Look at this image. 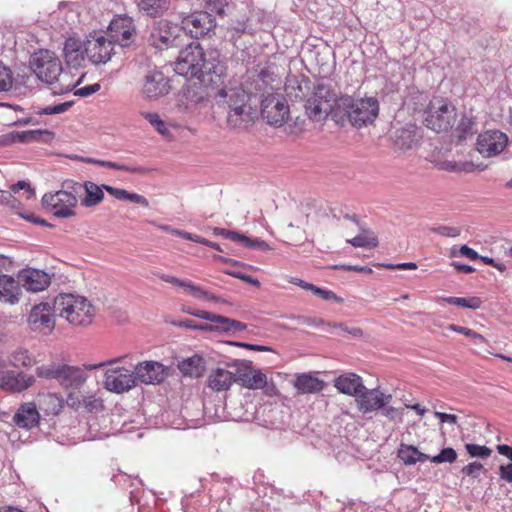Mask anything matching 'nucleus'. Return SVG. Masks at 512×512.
Wrapping results in <instances>:
<instances>
[{
    "label": "nucleus",
    "mask_w": 512,
    "mask_h": 512,
    "mask_svg": "<svg viewBox=\"0 0 512 512\" xmlns=\"http://www.w3.org/2000/svg\"><path fill=\"white\" fill-rule=\"evenodd\" d=\"M249 99V94L241 85L221 88L216 92V103L227 112L226 122L230 129L242 130L251 124L253 116Z\"/></svg>",
    "instance_id": "obj_1"
},
{
    "label": "nucleus",
    "mask_w": 512,
    "mask_h": 512,
    "mask_svg": "<svg viewBox=\"0 0 512 512\" xmlns=\"http://www.w3.org/2000/svg\"><path fill=\"white\" fill-rule=\"evenodd\" d=\"M379 113V102L375 97L354 99L349 95L338 98L336 108V122L342 123L345 119L356 128L372 124Z\"/></svg>",
    "instance_id": "obj_2"
},
{
    "label": "nucleus",
    "mask_w": 512,
    "mask_h": 512,
    "mask_svg": "<svg viewBox=\"0 0 512 512\" xmlns=\"http://www.w3.org/2000/svg\"><path fill=\"white\" fill-rule=\"evenodd\" d=\"M53 312L74 326L91 324L95 314L87 298L71 293L60 294L54 299Z\"/></svg>",
    "instance_id": "obj_3"
},
{
    "label": "nucleus",
    "mask_w": 512,
    "mask_h": 512,
    "mask_svg": "<svg viewBox=\"0 0 512 512\" xmlns=\"http://www.w3.org/2000/svg\"><path fill=\"white\" fill-rule=\"evenodd\" d=\"M35 372L39 378L55 380L64 389H80L88 379L82 368L56 361L38 366Z\"/></svg>",
    "instance_id": "obj_4"
},
{
    "label": "nucleus",
    "mask_w": 512,
    "mask_h": 512,
    "mask_svg": "<svg viewBox=\"0 0 512 512\" xmlns=\"http://www.w3.org/2000/svg\"><path fill=\"white\" fill-rule=\"evenodd\" d=\"M63 190L56 193H46L42 197V205L49 209L51 213L58 218H70L75 216V207L77 206V194L82 191V184L66 181Z\"/></svg>",
    "instance_id": "obj_5"
},
{
    "label": "nucleus",
    "mask_w": 512,
    "mask_h": 512,
    "mask_svg": "<svg viewBox=\"0 0 512 512\" xmlns=\"http://www.w3.org/2000/svg\"><path fill=\"white\" fill-rule=\"evenodd\" d=\"M338 98L339 97H337L328 86L318 84L305 103V110L308 117L313 121H321L328 115H331L336 121L335 113Z\"/></svg>",
    "instance_id": "obj_6"
},
{
    "label": "nucleus",
    "mask_w": 512,
    "mask_h": 512,
    "mask_svg": "<svg viewBox=\"0 0 512 512\" xmlns=\"http://www.w3.org/2000/svg\"><path fill=\"white\" fill-rule=\"evenodd\" d=\"M29 64L36 77L48 85L58 81L63 71V66L58 56L47 49H40L34 52L30 57Z\"/></svg>",
    "instance_id": "obj_7"
},
{
    "label": "nucleus",
    "mask_w": 512,
    "mask_h": 512,
    "mask_svg": "<svg viewBox=\"0 0 512 512\" xmlns=\"http://www.w3.org/2000/svg\"><path fill=\"white\" fill-rule=\"evenodd\" d=\"M208 61L199 43H191L182 49L175 62V71L187 78H198Z\"/></svg>",
    "instance_id": "obj_8"
},
{
    "label": "nucleus",
    "mask_w": 512,
    "mask_h": 512,
    "mask_svg": "<svg viewBox=\"0 0 512 512\" xmlns=\"http://www.w3.org/2000/svg\"><path fill=\"white\" fill-rule=\"evenodd\" d=\"M455 121V109L442 99L431 101L424 111V124L435 131H447Z\"/></svg>",
    "instance_id": "obj_9"
},
{
    "label": "nucleus",
    "mask_w": 512,
    "mask_h": 512,
    "mask_svg": "<svg viewBox=\"0 0 512 512\" xmlns=\"http://www.w3.org/2000/svg\"><path fill=\"white\" fill-rule=\"evenodd\" d=\"M197 79L204 85L217 89V92L221 88H230L239 85L237 82L232 83L227 74V67L212 53L209 54L205 68L202 69V74L199 75Z\"/></svg>",
    "instance_id": "obj_10"
},
{
    "label": "nucleus",
    "mask_w": 512,
    "mask_h": 512,
    "mask_svg": "<svg viewBox=\"0 0 512 512\" xmlns=\"http://www.w3.org/2000/svg\"><path fill=\"white\" fill-rule=\"evenodd\" d=\"M261 115L270 125L281 126L289 116V107L280 94H269L261 103Z\"/></svg>",
    "instance_id": "obj_11"
},
{
    "label": "nucleus",
    "mask_w": 512,
    "mask_h": 512,
    "mask_svg": "<svg viewBox=\"0 0 512 512\" xmlns=\"http://www.w3.org/2000/svg\"><path fill=\"white\" fill-rule=\"evenodd\" d=\"M170 89L169 79L156 68L148 70L142 78L141 93L146 99L162 98L169 93Z\"/></svg>",
    "instance_id": "obj_12"
},
{
    "label": "nucleus",
    "mask_w": 512,
    "mask_h": 512,
    "mask_svg": "<svg viewBox=\"0 0 512 512\" xmlns=\"http://www.w3.org/2000/svg\"><path fill=\"white\" fill-rule=\"evenodd\" d=\"M84 51L91 63L104 64L111 59L113 44L103 35L94 33L90 34L84 41Z\"/></svg>",
    "instance_id": "obj_13"
},
{
    "label": "nucleus",
    "mask_w": 512,
    "mask_h": 512,
    "mask_svg": "<svg viewBox=\"0 0 512 512\" xmlns=\"http://www.w3.org/2000/svg\"><path fill=\"white\" fill-rule=\"evenodd\" d=\"M110 41L119 44L121 47L130 46L136 36L134 21L127 15H117L109 25Z\"/></svg>",
    "instance_id": "obj_14"
},
{
    "label": "nucleus",
    "mask_w": 512,
    "mask_h": 512,
    "mask_svg": "<svg viewBox=\"0 0 512 512\" xmlns=\"http://www.w3.org/2000/svg\"><path fill=\"white\" fill-rule=\"evenodd\" d=\"M53 307L47 302L34 305L29 313L27 323L32 331L50 334L55 327Z\"/></svg>",
    "instance_id": "obj_15"
},
{
    "label": "nucleus",
    "mask_w": 512,
    "mask_h": 512,
    "mask_svg": "<svg viewBox=\"0 0 512 512\" xmlns=\"http://www.w3.org/2000/svg\"><path fill=\"white\" fill-rule=\"evenodd\" d=\"M104 376V387L111 392L123 393L136 385L134 373L124 367H111Z\"/></svg>",
    "instance_id": "obj_16"
},
{
    "label": "nucleus",
    "mask_w": 512,
    "mask_h": 512,
    "mask_svg": "<svg viewBox=\"0 0 512 512\" xmlns=\"http://www.w3.org/2000/svg\"><path fill=\"white\" fill-rule=\"evenodd\" d=\"M508 137L499 130H488L479 134L476 143L477 151L484 157L500 154L507 146Z\"/></svg>",
    "instance_id": "obj_17"
},
{
    "label": "nucleus",
    "mask_w": 512,
    "mask_h": 512,
    "mask_svg": "<svg viewBox=\"0 0 512 512\" xmlns=\"http://www.w3.org/2000/svg\"><path fill=\"white\" fill-rule=\"evenodd\" d=\"M215 26V18L208 11H196L182 19V28L193 38L205 36Z\"/></svg>",
    "instance_id": "obj_18"
},
{
    "label": "nucleus",
    "mask_w": 512,
    "mask_h": 512,
    "mask_svg": "<svg viewBox=\"0 0 512 512\" xmlns=\"http://www.w3.org/2000/svg\"><path fill=\"white\" fill-rule=\"evenodd\" d=\"M35 377L22 371L4 370L0 372V390L7 393H21L35 383Z\"/></svg>",
    "instance_id": "obj_19"
},
{
    "label": "nucleus",
    "mask_w": 512,
    "mask_h": 512,
    "mask_svg": "<svg viewBox=\"0 0 512 512\" xmlns=\"http://www.w3.org/2000/svg\"><path fill=\"white\" fill-rule=\"evenodd\" d=\"M178 31L177 25H173L167 20H161L154 26L150 35V41L158 49L177 46Z\"/></svg>",
    "instance_id": "obj_20"
},
{
    "label": "nucleus",
    "mask_w": 512,
    "mask_h": 512,
    "mask_svg": "<svg viewBox=\"0 0 512 512\" xmlns=\"http://www.w3.org/2000/svg\"><path fill=\"white\" fill-rule=\"evenodd\" d=\"M392 399V396L386 395L381 392L378 388L375 389H362L361 392L355 398L358 409L360 412L366 414L376 410L388 404Z\"/></svg>",
    "instance_id": "obj_21"
},
{
    "label": "nucleus",
    "mask_w": 512,
    "mask_h": 512,
    "mask_svg": "<svg viewBox=\"0 0 512 512\" xmlns=\"http://www.w3.org/2000/svg\"><path fill=\"white\" fill-rule=\"evenodd\" d=\"M17 278L20 286L27 291L40 292L45 290L51 283V277L43 270L25 268L18 272Z\"/></svg>",
    "instance_id": "obj_22"
},
{
    "label": "nucleus",
    "mask_w": 512,
    "mask_h": 512,
    "mask_svg": "<svg viewBox=\"0 0 512 512\" xmlns=\"http://www.w3.org/2000/svg\"><path fill=\"white\" fill-rule=\"evenodd\" d=\"M13 423L22 429L31 430L39 425L40 413L34 402H26L19 406L15 412Z\"/></svg>",
    "instance_id": "obj_23"
},
{
    "label": "nucleus",
    "mask_w": 512,
    "mask_h": 512,
    "mask_svg": "<svg viewBox=\"0 0 512 512\" xmlns=\"http://www.w3.org/2000/svg\"><path fill=\"white\" fill-rule=\"evenodd\" d=\"M165 367L159 362L147 361L135 367V377L145 384L160 383L165 379Z\"/></svg>",
    "instance_id": "obj_24"
},
{
    "label": "nucleus",
    "mask_w": 512,
    "mask_h": 512,
    "mask_svg": "<svg viewBox=\"0 0 512 512\" xmlns=\"http://www.w3.org/2000/svg\"><path fill=\"white\" fill-rule=\"evenodd\" d=\"M236 382L248 389H260L265 386V374L261 370H253L248 363L237 365Z\"/></svg>",
    "instance_id": "obj_25"
},
{
    "label": "nucleus",
    "mask_w": 512,
    "mask_h": 512,
    "mask_svg": "<svg viewBox=\"0 0 512 512\" xmlns=\"http://www.w3.org/2000/svg\"><path fill=\"white\" fill-rule=\"evenodd\" d=\"M63 55L67 65L77 68L80 67L85 59L84 42L82 43L75 37H69L65 40Z\"/></svg>",
    "instance_id": "obj_26"
},
{
    "label": "nucleus",
    "mask_w": 512,
    "mask_h": 512,
    "mask_svg": "<svg viewBox=\"0 0 512 512\" xmlns=\"http://www.w3.org/2000/svg\"><path fill=\"white\" fill-rule=\"evenodd\" d=\"M334 386L339 392L355 398L362 389H365L362 378L355 373L340 375L334 380Z\"/></svg>",
    "instance_id": "obj_27"
},
{
    "label": "nucleus",
    "mask_w": 512,
    "mask_h": 512,
    "mask_svg": "<svg viewBox=\"0 0 512 512\" xmlns=\"http://www.w3.org/2000/svg\"><path fill=\"white\" fill-rule=\"evenodd\" d=\"M22 294L19 280L9 275L0 276V300L9 304L19 302Z\"/></svg>",
    "instance_id": "obj_28"
},
{
    "label": "nucleus",
    "mask_w": 512,
    "mask_h": 512,
    "mask_svg": "<svg viewBox=\"0 0 512 512\" xmlns=\"http://www.w3.org/2000/svg\"><path fill=\"white\" fill-rule=\"evenodd\" d=\"M236 382V372L232 373L223 368L212 370L207 379V385L215 392L228 390Z\"/></svg>",
    "instance_id": "obj_29"
},
{
    "label": "nucleus",
    "mask_w": 512,
    "mask_h": 512,
    "mask_svg": "<svg viewBox=\"0 0 512 512\" xmlns=\"http://www.w3.org/2000/svg\"><path fill=\"white\" fill-rule=\"evenodd\" d=\"M156 275L161 280H163L167 283H171L173 285L184 288L193 297H195L197 299H210V300H214V301H220V299L217 296L210 294L209 292L205 291L202 287L195 285L190 281L181 280V279H178L174 276H170L167 274L157 273Z\"/></svg>",
    "instance_id": "obj_30"
},
{
    "label": "nucleus",
    "mask_w": 512,
    "mask_h": 512,
    "mask_svg": "<svg viewBox=\"0 0 512 512\" xmlns=\"http://www.w3.org/2000/svg\"><path fill=\"white\" fill-rule=\"evenodd\" d=\"M138 10L149 17H161L170 8V0H135Z\"/></svg>",
    "instance_id": "obj_31"
},
{
    "label": "nucleus",
    "mask_w": 512,
    "mask_h": 512,
    "mask_svg": "<svg viewBox=\"0 0 512 512\" xmlns=\"http://www.w3.org/2000/svg\"><path fill=\"white\" fill-rule=\"evenodd\" d=\"M418 133L414 125H407L395 131L394 144L400 150H408L418 143Z\"/></svg>",
    "instance_id": "obj_32"
},
{
    "label": "nucleus",
    "mask_w": 512,
    "mask_h": 512,
    "mask_svg": "<svg viewBox=\"0 0 512 512\" xmlns=\"http://www.w3.org/2000/svg\"><path fill=\"white\" fill-rule=\"evenodd\" d=\"M178 369L185 376L199 378L203 376L206 370L205 360L202 356L196 354L181 361L178 364Z\"/></svg>",
    "instance_id": "obj_33"
},
{
    "label": "nucleus",
    "mask_w": 512,
    "mask_h": 512,
    "mask_svg": "<svg viewBox=\"0 0 512 512\" xmlns=\"http://www.w3.org/2000/svg\"><path fill=\"white\" fill-rule=\"evenodd\" d=\"M294 386L301 394L317 393L323 390L324 382L310 374H300L297 376Z\"/></svg>",
    "instance_id": "obj_34"
},
{
    "label": "nucleus",
    "mask_w": 512,
    "mask_h": 512,
    "mask_svg": "<svg viewBox=\"0 0 512 512\" xmlns=\"http://www.w3.org/2000/svg\"><path fill=\"white\" fill-rule=\"evenodd\" d=\"M82 190L86 195L81 199V205L84 207H93L101 203L104 199V188L92 181H86L82 184Z\"/></svg>",
    "instance_id": "obj_35"
},
{
    "label": "nucleus",
    "mask_w": 512,
    "mask_h": 512,
    "mask_svg": "<svg viewBox=\"0 0 512 512\" xmlns=\"http://www.w3.org/2000/svg\"><path fill=\"white\" fill-rule=\"evenodd\" d=\"M398 458L405 465H414L417 462H425L430 459V456L420 452L416 447L407 444H401L398 449Z\"/></svg>",
    "instance_id": "obj_36"
},
{
    "label": "nucleus",
    "mask_w": 512,
    "mask_h": 512,
    "mask_svg": "<svg viewBox=\"0 0 512 512\" xmlns=\"http://www.w3.org/2000/svg\"><path fill=\"white\" fill-rule=\"evenodd\" d=\"M39 408L47 415H57L63 408V399L55 393L39 395Z\"/></svg>",
    "instance_id": "obj_37"
},
{
    "label": "nucleus",
    "mask_w": 512,
    "mask_h": 512,
    "mask_svg": "<svg viewBox=\"0 0 512 512\" xmlns=\"http://www.w3.org/2000/svg\"><path fill=\"white\" fill-rule=\"evenodd\" d=\"M102 187L106 192H108L111 196L115 197L118 200H128L130 202L142 205L143 207L149 206V201L144 196L129 192L122 188H116L110 185L103 184Z\"/></svg>",
    "instance_id": "obj_38"
},
{
    "label": "nucleus",
    "mask_w": 512,
    "mask_h": 512,
    "mask_svg": "<svg viewBox=\"0 0 512 512\" xmlns=\"http://www.w3.org/2000/svg\"><path fill=\"white\" fill-rule=\"evenodd\" d=\"M17 143H34L43 142L47 143L53 139V133L48 130H25L16 131Z\"/></svg>",
    "instance_id": "obj_39"
},
{
    "label": "nucleus",
    "mask_w": 512,
    "mask_h": 512,
    "mask_svg": "<svg viewBox=\"0 0 512 512\" xmlns=\"http://www.w3.org/2000/svg\"><path fill=\"white\" fill-rule=\"evenodd\" d=\"M36 363L28 349L18 347L9 354V365L14 368H30Z\"/></svg>",
    "instance_id": "obj_40"
},
{
    "label": "nucleus",
    "mask_w": 512,
    "mask_h": 512,
    "mask_svg": "<svg viewBox=\"0 0 512 512\" xmlns=\"http://www.w3.org/2000/svg\"><path fill=\"white\" fill-rule=\"evenodd\" d=\"M441 300L450 305H455V306L461 307V308H469V309H473V310L480 308L482 305V300L476 296L468 297V298L449 296V297H442Z\"/></svg>",
    "instance_id": "obj_41"
},
{
    "label": "nucleus",
    "mask_w": 512,
    "mask_h": 512,
    "mask_svg": "<svg viewBox=\"0 0 512 512\" xmlns=\"http://www.w3.org/2000/svg\"><path fill=\"white\" fill-rule=\"evenodd\" d=\"M212 327L213 330L222 332H241L247 328V325L238 320L221 315L218 325H212Z\"/></svg>",
    "instance_id": "obj_42"
},
{
    "label": "nucleus",
    "mask_w": 512,
    "mask_h": 512,
    "mask_svg": "<svg viewBox=\"0 0 512 512\" xmlns=\"http://www.w3.org/2000/svg\"><path fill=\"white\" fill-rule=\"evenodd\" d=\"M142 116L156 129V131L165 138H171V132L167 123H165L157 113L143 112Z\"/></svg>",
    "instance_id": "obj_43"
},
{
    "label": "nucleus",
    "mask_w": 512,
    "mask_h": 512,
    "mask_svg": "<svg viewBox=\"0 0 512 512\" xmlns=\"http://www.w3.org/2000/svg\"><path fill=\"white\" fill-rule=\"evenodd\" d=\"M82 409L89 413H97L104 409L103 400L96 394L82 395Z\"/></svg>",
    "instance_id": "obj_44"
},
{
    "label": "nucleus",
    "mask_w": 512,
    "mask_h": 512,
    "mask_svg": "<svg viewBox=\"0 0 512 512\" xmlns=\"http://www.w3.org/2000/svg\"><path fill=\"white\" fill-rule=\"evenodd\" d=\"M347 242L354 247L360 248H374L378 245V239L373 235H368L366 232L348 239Z\"/></svg>",
    "instance_id": "obj_45"
},
{
    "label": "nucleus",
    "mask_w": 512,
    "mask_h": 512,
    "mask_svg": "<svg viewBox=\"0 0 512 512\" xmlns=\"http://www.w3.org/2000/svg\"><path fill=\"white\" fill-rule=\"evenodd\" d=\"M100 166L136 174H145L148 172V169L142 166H130L106 160H101Z\"/></svg>",
    "instance_id": "obj_46"
},
{
    "label": "nucleus",
    "mask_w": 512,
    "mask_h": 512,
    "mask_svg": "<svg viewBox=\"0 0 512 512\" xmlns=\"http://www.w3.org/2000/svg\"><path fill=\"white\" fill-rule=\"evenodd\" d=\"M465 449L470 457L487 459L491 456L492 450L485 445L467 443Z\"/></svg>",
    "instance_id": "obj_47"
},
{
    "label": "nucleus",
    "mask_w": 512,
    "mask_h": 512,
    "mask_svg": "<svg viewBox=\"0 0 512 512\" xmlns=\"http://www.w3.org/2000/svg\"><path fill=\"white\" fill-rule=\"evenodd\" d=\"M13 73L11 69L0 62V92H7L13 86Z\"/></svg>",
    "instance_id": "obj_48"
},
{
    "label": "nucleus",
    "mask_w": 512,
    "mask_h": 512,
    "mask_svg": "<svg viewBox=\"0 0 512 512\" xmlns=\"http://www.w3.org/2000/svg\"><path fill=\"white\" fill-rule=\"evenodd\" d=\"M457 459V452L451 447L444 448L439 454L430 457V461L435 464L454 463Z\"/></svg>",
    "instance_id": "obj_49"
},
{
    "label": "nucleus",
    "mask_w": 512,
    "mask_h": 512,
    "mask_svg": "<svg viewBox=\"0 0 512 512\" xmlns=\"http://www.w3.org/2000/svg\"><path fill=\"white\" fill-rule=\"evenodd\" d=\"M448 329L451 330V331L463 334L464 336L470 337L476 343H485L486 342V339H485L484 336H482L481 334L475 332L474 330H472L470 328L463 327V326H458V325H455V324H450L448 326Z\"/></svg>",
    "instance_id": "obj_50"
},
{
    "label": "nucleus",
    "mask_w": 512,
    "mask_h": 512,
    "mask_svg": "<svg viewBox=\"0 0 512 512\" xmlns=\"http://www.w3.org/2000/svg\"><path fill=\"white\" fill-rule=\"evenodd\" d=\"M285 92L286 95L291 99H301L305 96V92L303 91L301 84L296 79L288 81V83L285 85Z\"/></svg>",
    "instance_id": "obj_51"
},
{
    "label": "nucleus",
    "mask_w": 512,
    "mask_h": 512,
    "mask_svg": "<svg viewBox=\"0 0 512 512\" xmlns=\"http://www.w3.org/2000/svg\"><path fill=\"white\" fill-rule=\"evenodd\" d=\"M172 324L177 327H184L192 330L213 331L212 325L196 324L193 320L185 319L182 321H173Z\"/></svg>",
    "instance_id": "obj_52"
},
{
    "label": "nucleus",
    "mask_w": 512,
    "mask_h": 512,
    "mask_svg": "<svg viewBox=\"0 0 512 512\" xmlns=\"http://www.w3.org/2000/svg\"><path fill=\"white\" fill-rule=\"evenodd\" d=\"M430 230L438 235L451 238H455L461 234L460 228L453 226H437L432 227Z\"/></svg>",
    "instance_id": "obj_53"
},
{
    "label": "nucleus",
    "mask_w": 512,
    "mask_h": 512,
    "mask_svg": "<svg viewBox=\"0 0 512 512\" xmlns=\"http://www.w3.org/2000/svg\"><path fill=\"white\" fill-rule=\"evenodd\" d=\"M308 291H311L313 294L319 296L324 300H335L337 302H342V299L339 298L333 291L325 290L320 287H317L313 284V286L308 287Z\"/></svg>",
    "instance_id": "obj_54"
},
{
    "label": "nucleus",
    "mask_w": 512,
    "mask_h": 512,
    "mask_svg": "<svg viewBox=\"0 0 512 512\" xmlns=\"http://www.w3.org/2000/svg\"><path fill=\"white\" fill-rule=\"evenodd\" d=\"M483 470H485L483 464H481L480 462L474 461V462H471L468 465L464 466L462 468L461 472L464 475H467V476H470L473 478H478L479 472L483 471Z\"/></svg>",
    "instance_id": "obj_55"
},
{
    "label": "nucleus",
    "mask_w": 512,
    "mask_h": 512,
    "mask_svg": "<svg viewBox=\"0 0 512 512\" xmlns=\"http://www.w3.org/2000/svg\"><path fill=\"white\" fill-rule=\"evenodd\" d=\"M72 106V102H64L54 106H47L40 111V114L52 115L66 112Z\"/></svg>",
    "instance_id": "obj_56"
},
{
    "label": "nucleus",
    "mask_w": 512,
    "mask_h": 512,
    "mask_svg": "<svg viewBox=\"0 0 512 512\" xmlns=\"http://www.w3.org/2000/svg\"><path fill=\"white\" fill-rule=\"evenodd\" d=\"M20 190H25L27 192V199H31L35 196V190L26 181L21 180L11 186V192L13 193H17Z\"/></svg>",
    "instance_id": "obj_57"
},
{
    "label": "nucleus",
    "mask_w": 512,
    "mask_h": 512,
    "mask_svg": "<svg viewBox=\"0 0 512 512\" xmlns=\"http://www.w3.org/2000/svg\"><path fill=\"white\" fill-rule=\"evenodd\" d=\"M226 3L224 0H214L208 3L207 9L208 12L212 15L215 13L219 16H223L225 14Z\"/></svg>",
    "instance_id": "obj_58"
},
{
    "label": "nucleus",
    "mask_w": 512,
    "mask_h": 512,
    "mask_svg": "<svg viewBox=\"0 0 512 512\" xmlns=\"http://www.w3.org/2000/svg\"><path fill=\"white\" fill-rule=\"evenodd\" d=\"M100 89L101 85L99 83H94L75 90L74 95L79 97H88L98 92Z\"/></svg>",
    "instance_id": "obj_59"
},
{
    "label": "nucleus",
    "mask_w": 512,
    "mask_h": 512,
    "mask_svg": "<svg viewBox=\"0 0 512 512\" xmlns=\"http://www.w3.org/2000/svg\"><path fill=\"white\" fill-rule=\"evenodd\" d=\"M66 403L70 408L78 411L82 409V395H79L75 392H70L67 395Z\"/></svg>",
    "instance_id": "obj_60"
},
{
    "label": "nucleus",
    "mask_w": 512,
    "mask_h": 512,
    "mask_svg": "<svg viewBox=\"0 0 512 512\" xmlns=\"http://www.w3.org/2000/svg\"><path fill=\"white\" fill-rule=\"evenodd\" d=\"M193 316L212 322L210 325H218L221 315L204 310H196Z\"/></svg>",
    "instance_id": "obj_61"
},
{
    "label": "nucleus",
    "mask_w": 512,
    "mask_h": 512,
    "mask_svg": "<svg viewBox=\"0 0 512 512\" xmlns=\"http://www.w3.org/2000/svg\"><path fill=\"white\" fill-rule=\"evenodd\" d=\"M0 204L7 205L14 209L18 206L19 202L11 192L0 190Z\"/></svg>",
    "instance_id": "obj_62"
},
{
    "label": "nucleus",
    "mask_w": 512,
    "mask_h": 512,
    "mask_svg": "<svg viewBox=\"0 0 512 512\" xmlns=\"http://www.w3.org/2000/svg\"><path fill=\"white\" fill-rule=\"evenodd\" d=\"M474 125V122L469 118H463L461 119L458 130L460 132V137H465L466 135L470 134L472 132V126Z\"/></svg>",
    "instance_id": "obj_63"
},
{
    "label": "nucleus",
    "mask_w": 512,
    "mask_h": 512,
    "mask_svg": "<svg viewBox=\"0 0 512 512\" xmlns=\"http://www.w3.org/2000/svg\"><path fill=\"white\" fill-rule=\"evenodd\" d=\"M500 479L512 484V463L501 465L499 467Z\"/></svg>",
    "instance_id": "obj_64"
}]
</instances>
